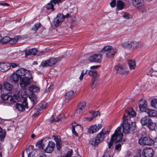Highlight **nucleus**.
<instances>
[{"label": "nucleus", "mask_w": 157, "mask_h": 157, "mask_svg": "<svg viewBox=\"0 0 157 157\" xmlns=\"http://www.w3.org/2000/svg\"><path fill=\"white\" fill-rule=\"evenodd\" d=\"M29 71L21 68L13 73L11 77L13 81L15 82H18L20 79V86L23 89L25 90L29 84Z\"/></svg>", "instance_id": "1"}, {"label": "nucleus", "mask_w": 157, "mask_h": 157, "mask_svg": "<svg viewBox=\"0 0 157 157\" xmlns=\"http://www.w3.org/2000/svg\"><path fill=\"white\" fill-rule=\"evenodd\" d=\"M121 127H117L115 130L114 133L111 136L110 141L108 142L109 148H111L114 141L118 142L121 140L123 134L121 132Z\"/></svg>", "instance_id": "2"}, {"label": "nucleus", "mask_w": 157, "mask_h": 157, "mask_svg": "<svg viewBox=\"0 0 157 157\" xmlns=\"http://www.w3.org/2000/svg\"><path fill=\"white\" fill-rule=\"evenodd\" d=\"M143 43L141 42L132 41L123 43L121 46L124 49L132 50L141 47Z\"/></svg>", "instance_id": "3"}, {"label": "nucleus", "mask_w": 157, "mask_h": 157, "mask_svg": "<svg viewBox=\"0 0 157 157\" xmlns=\"http://www.w3.org/2000/svg\"><path fill=\"white\" fill-rule=\"evenodd\" d=\"M99 67V66L98 65L92 66L90 67V69L91 70H90L88 72L89 76L93 77L92 79L91 84V86L92 89L96 87L98 83L97 79L98 75V73L97 71L94 69L97 68Z\"/></svg>", "instance_id": "4"}, {"label": "nucleus", "mask_w": 157, "mask_h": 157, "mask_svg": "<svg viewBox=\"0 0 157 157\" xmlns=\"http://www.w3.org/2000/svg\"><path fill=\"white\" fill-rule=\"evenodd\" d=\"M132 3L139 12L143 13L145 11L146 7L142 0H132Z\"/></svg>", "instance_id": "5"}, {"label": "nucleus", "mask_w": 157, "mask_h": 157, "mask_svg": "<svg viewBox=\"0 0 157 157\" xmlns=\"http://www.w3.org/2000/svg\"><path fill=\"white\" fill-rule=\"evenodd\" d=\"M9 98H10V103L13 104L14 103H16L19 101L20 100V97L17 95L14 94L12 96H11L8 94H3L1 96V98L3 101H7Z\"/></svg>", "instance_id": "6"}, {"label": "nucleus", "mask_w": 157, "mask_h": 157, "mask_svg": "<svg viewBox=\"0 0 157 157\" xmlns=\"http://www.w3.org/2000/svg\"><path fill=\"white\" fill-rule=\"evenodd\" d=\"M139 143L141 145H151L154 143V140L148 137H143L140 138L138 141Z\"/></svg>", "instance_id": "7"}, {"label": "nucleus", "mask_w": 157, "mask_h": 157, "mask_svg": "<svg viewBox=\"0 0 157 157\" xmlns=\"http://www.w3.org/2000/svg\"><path fill=\"white\" fill-rule=\"evenodd\" d=\"M114 68L117 73L122 75H126L129 73L128 71L126 70V66L123 65H117L115 66Z\"/></svg>", "instance_id": "8"}, {"label": "nucleus", "mask_w": 157, "mask_h": 157, "mask_svg": "<svg viewBox=\"0 0 157 157\" xmlns=\"http://www.w3.org/2000/svg\"><path fill=\"white\" fill-rule=\"evenodd\" d=\"M136 113L132 108H130L128 110H126L124 114L123 119L124 118L126 120L130 121L131 117L136 116Z\"/></svg>", "instance_id": "9"}, {"label": "nucleus", "mask_w": 157, "mask_h": 157, "mask_svg": "<svg viewBox=\"0 0 157 157\" xmlns=\"http://www.w3.org/2000/svg\"><path fill=\"white\" fill-rule=\"evenodd\" d=\"M64 19V15L62 13H58L53 20V23L56 27L60 25Z\"/></svg>", "instance_id": "10"}, {"label": "nucleus", "mask_w": 157, "mask_h": 157, "mask_svg": "<svg viewBox=\"0 0 157 157\" xmlns=\"http://www.w3.org/2000/svg\"><path fill=\"white\" fill-rule=\"evenodd\" d=\"M123 120L122 124H121V126L120 127L121 128V126H122L123 132L125 134H126L128 133L130 131V122H128V121L126 120L124 118Z\"/></svg>", "instance_id": "11"}, {"label": "nucleus", "mask_w": 157, "mask_h": 157, "mask_svg": "<svg viewBox=\"0 0 157 157\" xmlns=\"http://www.w3.org/2000/svg\"><path fill=\"white\" fill-rule=\"evenodd\" d=\"M102 58V55L100 54H95L90 56L88 58L90 61L92 62L100 63Z\"/></svg>", "instance_id": "12"}, {"label": "nucleus", "mask_w": 157, "mask_h": 157, "mask_svg": "<svg viewBox=\"0 0 157 157\" xmlns=\"http://www.w3.org/2000/svg\"><path fill=\"white\" fill-rule=\"evenodd\" d=\"M109 132L106 129H103L97 135L96 137L101 142L104 139L105 136L106 134H109Z\"/></svg>", "instance_id": "13"}, {"label": "nucleus", "mask_w": 157, "mask_h": 157, "mask_svg": "<svg viewBox=\"0 0 157 157\" xmlns=\"http://www.w3.org/2000/svg\"><path fill=\"white\" fill-rule=\"evenodd\" d=\"M102 127V125L101 124L92 125L88 128L87 132L89 134H93L99 131Z\"/></svg>", "instance_id": "14"}, {"label": "nucleus", "mask_w": 157, "mask_h": 157, "mask_svg": "<svg viewBox=\"0 0 157 157\" xmlns=\"http://www.w3.org/2000/svg\"><path fill=\"white\" fill-rule=\"evenodd\" d=\"M153 151L151 148H147L144 149L143 154L144 157H152L153 155Z\"/></svg>", "instance_id": "15"}, {"label": "nucleus", "mask_w": 157, "mask_h": 157, "mask_svg": "<svg viewBox=\"0 0 157 157\" xmlns=\"http://www.w3.org/2000/svg\"><path fill=\"white\" fill-rule=\"evenodd\" d=\"M86 105V102L85 101L80 102L76 109V113L78 114L82 113L83 109L85 107Z\"/></svg>", "instance_id": "16"}, {"label": "nucleus", "mask_w": 157, "mask_h": 157, "mask_svg": "<svg viewBox=\"0 0 157 157\" xmlns=\"http://www.w3.org/2000/svg\"><path fill=\"white\" fill-rule=\"evenodd\" d=\"M55 147V144L53 141H49L47 147L44 149L45 152L47 153H51L54 150Z\"/></svg>", "instance_id": "17"}, {"label": "nucleus", "mask_w": 157, "mask_h": 157, "mask_svg": "<svg viewBox=\"0 0 157 157\" xmlns=\"http://www.w3.org/2000/svg\"><path fill=\"white\" fill-rule=\"evenodd\" d=\"M139 107L140 111L142 112L146 111L147 110H148L147 102L144 100H141L139 102Z\"/></svg>", "instance_id": "18"}, {"label": "nucleus", "mask_w": 157, "mask_h": 157, "mask_svg": "<svg viewBox=\"0 0 157 157\" xmlns=\"http://www.w3.org/2000/svg\"><path fill=\"white\" fill-rule=\"evenodd\" d=\"M10 68V63H0V71L4 72Z\"/></svg>", "instance_id": "19"}, {"label": "nucleus", "mask_w": 157, "mask_h": 157, "mask_svg": "<svg viewBox=\"0 0 157 157\" xmlns=\"http://www.w3.org/2000/svg\"><path fill=\"white\" fill-rule=\"evenodd\" d=\"M30 101L32 105L31 108L36 105L38 101L36 95L33 93H32L30 94Z\"/></svg>", "instance_id": "20"}, {"label": "nucleus", "mask_w": 157, "mask_h": 157, "mask_svg": "<svg viewBox=\"0 0 157 157\" xmlns=\"http://www.w3.org/2000/svg\"><path fill=\"white\" fill-rule=\"evenodd\" d=\"M117 52V49L112 47L108 52L105 53V54L106 57L111 58L113 57Z\"/></svg>", "instance_id": "21"}, {"label": "nucleus", "mask_w": 157, "mask_h": 157, "mask_svg": "<svg viewBox=\"0 0 157 157\" xmlns=\"http://www.w3.org/2000/svg\"><path fill=\"white\" fill-rule=\"evenodd\" d=\"M90 143L91 145L94 146L95 147H97L99 144L101 143L97 138H91L90 140Z\"/></svg>", "instance_id": "22"}, {"label": "nucleus", "mask_w": 157, "mask_h": 157, "mask_svg": "<svg viewBox=\"0 0 157 157\" xmlns=\"http://www.w3.org/2000/svg\"><path fill=\"white\" fill-rule=\"evenodd\" d=\"M75 92L73 90H70L67 92L65 95L66 99L71 100Z\"/></svg>", "instance_id": "23"}, {"label": "nucleus", "mask_w": 157, "mask_h": 157, "mask_svg": "<svg viewBox=\"0 0 157 157\" xmlns=\"http://www.w3.org/2000/svg\"><path fill=\"white\" fill-rule=\"evenodd\" d=\"M24 102L25 104V106L23 104L19 103H17L16 104V107L19 111H23L25 110V108L27 104L26 101H24Z\"/></svg>", "instance_id": "24"}, {"label": "nucleus", "mask_w": 157, "mask_h": 157, "mask_svg": "<svg viewBox=\"0 0 157 157\" xmlns=\"http://www.w3.org/2000/svg\"><path fill=\"white\" fill-rule=\"evenodd\" d=\"M128 63L129 68L130 70L134 69L136 67V63L135 60H128Z\"/></svg>", "instance_id": "25"}, {"label": "nucleus", "mask_w": 157, "mask_h": 157, "mask_svg": "<svg viewBox=\"0 0 157 157\" xmlns=\"http://www.w3.org/2000/svg\"><path fill=\"white\" fill-rule=\"evenodd\" d=\"M151 120L148 117H145L142 118L141 120V123L142 125H145L147 124V125L151 122Z\"/></svg>", "instance_id": "26"}, {"label": "nucleus", "mask_w": 157, "mask_h": 157, "mask_svg": "<svg viewBox=\"0 0 157 157\" xmlns=\"http://www.w3.org/2000/svg\"><path fill=\"white\" fill-rule=\"evenodd\" d=\"M40 90V88L36 85L30 86V93H37Z\"/></svg>", "instance_id": "27"}, {"label": "nucleus", "mask_w": 157, "mask_h": 157, "mask_svg": "<svg viewBox=\"0 0 157 157\" xmlns=\"http://www.w3.org/2000/svg\"><path fill=\"white\" fill-rule=\"evenodd\" d=\"M124 2L120 0H117V8L118 10H122L124 7Z\"/></svg>", "instance_id": "28"}, {"label": "nucleus", "mask_w": 157, "mask_h": 157, "mask_svg": "<svg viewBox=\"0 0 157 157\" xmlns=\"http://www.w3.org/2000/svg\"><path fill=\"white\" fill-rule=\"evenodd\" d=\"M41 26V25L40 23H35L31 29V30L35 32L37 31Z\"/></svg>", "instance_id": "29"}, {"label": "nucleus", "mask_w": 157, "mask_h": 157, "mask_svg": "<svg viewBox=\"0 0 157 157\" xmlns=\"http://www.w3.org/2000/svg\"><path fill=\"white\" fill-rule=\"evenodd\" d=\"M43 141L42 140H40L36 143V147L39 148L44 150L45 148V146L44 144L43 143Z\"/></svg>", "instance_id": "30"}, {"label": "nucleus", "mask_w": 157, "mask_h": 157, "mask_svg": "<svg viewBox=\"0 0 157 157\" xmlns=\"http://www.w3.org/2000/svg\"><path fill=\"white\" fill-rule=\"evenodd\" d=\"M47 61L48 63L49 66L52 67L56 64L57 61L55 58H51L47 59Z\"/></svg>", "instance_id": "31"}, {"label": "nucleus", "mask_w": 157, "mask_h": 157, "mask_svg": "<svg viewBox=\"0 0 157 157\" xmlns=\"http://www.w3.org/2000/svg\"><path fill=\"white\" fill-rule=\"evenodd\" d=\"M10 37L8 36H6L2 38L0 40V42L2 44H6L8 42H10Z\"/></svg>", "instance_id": "32"}, {"label": "nucleus", "mask_w": 157, "mask_h": 157, "mask_svg": "<svg viewBox=\"0 0 157 157\" xmlns=\"http://www.w3.org/2000/svg\"><path fill=\"white\" fill-rule=\"evenodd\" d=\"M4 86L5 89L9 91L11 90L13 88L12 85L8 82H5Z\"/></svg>", "instance_id": "33"}, {"label": "nucleus", "mask_w": 157, "mask_h": 157, "mask_svg": "<svg viewBox=\"0 0 157 157\" xmlns=\"http://www.w3.org/2000/svg\"><path fill=\"white\" fill-rule=\"evenodd\" d=\"M54 5L52 1L51 0L50 3L46 5V8L48 10H51L52 11H53L54 10Z\"/></svg>", "instance_id": "34"}, {"label": "nucleus", "mask_w": 157, "mask_h": 157, "mask_svg": "<svg viewBox=\"0 0 157 157\" xmlns=\"http://www.w3.org/2000/svg\"><path fill=\"white\" fill-rule=\"evenodd\" d=\"M77 126H79L80 127V125H78V124H76L75 123H73L72 124V133L76 136H77L78 135V133L75 130V128Z\"/></svg>", "instance_id": "35"}, {"label": "nucleus", "mask_w": 157, "mask_h": 157, "mask_svg": "<svg viewBox=\"0 0 157 157\" xmlns=\"http://www.w3.org/2000/svg\"><path fill=\"white\" fill-rule=\"evenodd\" d=\"M6 135V132H3L2 129L0 127V140L3 141Z\"/></svg>", "instance_id": "36"}, {"label": "nucleus", "mask_w": 157, "mask_h": 157, "mask_svg": "<svg viewBox=\"0 0 157 157\" xmlns=\"http://www.w3.org/2000/svg\"><path fill=\"white\" fill-rule=\"evenodd\" d=\"M148 127L152 130H154L156 127V124L152 122L151 120L147 125Z\"/></svg>", "instance_id": "37"}, {"label": "nucleus", "mask_w": 157, "mask_h": 157, "mask_svg": "<svg viewBox=\"0 0 157 157\" xmlns=\"http://www.w3.org/2000/svg\"><path fill=\"white\" fill-rule=\"evenodd\" d=\"M47 107V104L44 101H42L39 104V108H38L39 110H42L46 108Z\"/></svg>", "instance_id": "38"}, {"label": "nucleus", "mask_w": 157, "mask_h": 157, "mask_svg": "<svg viewBox=\"0 0 157 157\" xmlns=\"http://www.w3.org/2000/svg\"><path fill=\"white\" fill-rule=\"evenodd\" d=\"M148 114L150 117H153L156 116V113L154 110L148 109L147 111Z\"/></svg>", "instance_id": "39"}, {"label": "nucleus", "mask_w": 157, "mask_h": 157, "mask_svg": "<svg viewBox=\"0 0 157 157\" xmlns=\"http://www.w3.org/2000/svg\"><path fill=\"white\" fill-rule=\"evenodd\" d=\"M19 37V36H15L13 38H10V44L13 45L16 44L18 41Z\"/></svg>", "instance_id": "40"}, {"label": "nucleus", "mask_w": 157, "mask_h": 157, "mask_svg": "<svg viewBox=\"0 0 157 157\" xmlns=\"http://www.w3.org/2000/svg\"><path fill=\"white\" fill-rule=\"evenodd\" d=\"M112 47L111 46H105L102 48L101 51V52L105 53L108 52Z\"/></svg>", "instance_id": "41"}, {"label": "nucleus", "mask_w": 157, "mask_h": 157, "mask_svg": "<svg viewBox=\"0 0 157 157\" xmlns=\"http://www.w3.org/2000/svg\"><path fill=\"white\" fill-rule=\"evenodd\" d=\"M100 114L99 112L98 111H93L92 113V116L90 117V120H92L94 117L98 116Z\"/></svg>", "instance_id": "42"}, {"label": "nucleus", "mask_w": 157, "mask_h": 157, "mask_svg": "<svg viewBox=\"0 0 157 157\" xmlns=\"http://www.w3.org/2000/svg\"><path fill=\"white\" fill-rule=\"evenodd\" d=\"M122 16L125 19H129L132 17V15H130L128 13L126 12L124 13Z\"/></svg>", "instance_id": "43"}, {"label": "nucleus", "mask_w": 157, "mask_h": 157, "mask_svg": "<svg viewBox=\"0 0 157 157\" xmlns=\"http://www.w3.org/2000/svg\"><path fill=\"white\" fill-rule=\"evenodd\" d=\"M151 105L152 107L157 109V99L152 100L151 102Z\"/></svg>", "instance_id": "44"}, {"label": "nucleus", "mask_w": 157, "mask_h": 157, "mask_svg": "<svg viewBox=\"0 0 157 157\" xmlns=\"http://www.w3.org/2000/svg\"><path fill=\"white\" fill-rule=\"evenodd\" d=\"M87 71H88L87 70H86L85 71L83 70L82 71L81 75L79 77V79L80 81H81L82 80L84 76L87 74Z\"/></svg>", "instance_id": "45"}, {"label": "nucleus", "mask_w": 157, "mask_h": 157, "mask_svg": "<svg viewBox=\"0 0 157 157\" xmlns=\"http://www.w3.org/2000/svg\"><path fill=\"white\" fill-rule=\"evenodd\" d=\"M38 52L37 50L35 48H33L31 49H30V55H33L35 56L36 55Z\"/></svg>", "instance_id": "46"}, {"label": "nucleus", "mask_w": 157, "mask_h": 157, "mask_svg": "<svg viewBox=\"0 0 157 157\" xmlns=\"http://www.w3.org/2000/svg\"><path fill=\"white\" fill-rule=\"evenodd\" d=\"M40 65L42 67H49L47 60L42 62Z\"/></svg>", "instance_id": "47"}, {"label": "nucleus", "mask_w": 157, "mask_h": 157, "mask_svg": "<svg viewBox=\"0 0 157 157\" xmlns=\"http://www.w3.org/2000/svg\"><path fill=\"white\" fill-rule=\"evenodd\" d=\"M72 150H71L70 151H68L67 154L64 155H63V157H71L72 155Z\"/></svg>", "instance_id": "48"}, {"label": "nucleus", "mask_w": 157, "mask_h": 157, "mask_svg": "<svg viewBox=\"0 0 157 157\" xmlns=\"http://www.w3.org/2000/svg\"><path fill=\"white\" fill-rule=\"evenodd\" d=\"M10 67H12V68H14L18 67L19 65V64L18 63H14L12 62L10 63Z\"/></svg>", "instance_id": "49"}, {"label": "nucleus", "mask_w": 157, "mask_h": 157, "mask_svg": "<svg viewBox=\"0 0 157 157\" xmlns=\"http://www.w3.org/2000/svg\"><path fill=\"white\" fill-rule=\"evenodd\" d=\"M53 137H54V140L56 143L61 141L60 136H53Z\"/></svg>", "instance_id": "50"}, {"label": "nucleus", "mask_w": 157, "mask_h": 157, "mask_svg": "<svg viewBox=\"0 0 157 157\" xmlns=\"http://www.w3.org/2000/svg\"><path fill=\"white\" fill-rule=\"evenodd\" d=\"M37 82L33 80V78L32 77H30V86L32 85H36Z\"/></svg>", "instance_id": "51"}, {"label": "nucleus", "mask_w": 157, "mask_h": 157, "mask_svg": "<svg viewBox=\"0 0 157 157\" xmlns=\"http://www.w3.org/2000/svg\"><path fill=\"white\" fill-rule=\"evenodd\" d=\"M51 121H52V122H53V121H56L57 122H58L59 121H61L62 118H57V119H54L53 117H52V116L51 117Z\"/></svg>", "instance_id": "52"}, {"label": "nucleus", "mask_w": 157, "mask_h": 157, "mask_svg": "<svg viewBox=\"0 0 157 157\" xmlns=\"http://www.w3.org/2000/svg\"><path fill=\"white\" fill-rule=\"evenodd\" d=\"M56 143V146L57 149L58 150H60L61 147V141L57 142Z\"/></svg>", "instance_id": "53"}, {"label": "nucleus", "mask_w": 157, "mask_h": 157, "mask_svg": "<svg viewBox=\"0 0 157 157\" xmlns=\"http://www.w3.org/2000/svg\"><path fill=\"white\" fill-rule=\"evenodd\" d=\"M116 4V0H112L110 3V6L112 8L115 7Z\"/></svg>", "instance_id": "54"}, {"label": "nucleus", "mask_w": 157, "mask_h": 157, "mask_svg": "<svg viewBox=\"0 0 157 157\" xmlns=\"http://www.w3.org/2000/svg\"><path fill=\"white\" fill-rule=\"evenodd\" d=\"M36 151L35 150L32 149L30 153V157H35L34 156L36 154Z\"/></svg>", "instance_id": "55"}, {"label": "nucleus", "mask_w": 157, "mask_h": 157, "mask_svg": "<svg viewBox=\"0 0 157 157\" xmlns=\"http://www.w3.org/2000/svg\"><path fill=\"white\" fill-rule=\"evenodd\" d=\"M52 1L55 5L56 4H58L63 2V0H52Z\"/></svg>", "instance_id": "56"}, {"label": "nucleus", "mask_w": 157, "mask_h": 157, "mask_svg": "<svg viewBox=\"0 0 157 157\" xmlns=\"http://www.w3.org/2000/svg\"><path fill=\"white\" fill-rule=\"evenodd\" d=\"M121 145L120 144L118 143L115 146V149L117 150L120 151L121 149Z\"/></svg>", "instance_id": "57"}, {"label": "nucleus", "mask_w": 157, "mask_h": 157, "mask_svg": "<svg viewBox=\"0 0 157 157\" xmlns=\"http://www.w3.org/2000/svg\"><path fill=\"white\" fill-rule=\"evenodd\" d=\"M25 57L27 58L29 55V50H25Z\"/></svg>", "instance_id": "58"}, {"label": "nucleus", "mask_w": 157, "mask_h": 157, "mask_svg": "<svg viewBox=\"0 0 157 157\" xmlns=\"http://www.w3.org/2000/svg\"><path fill=\"white\" fill-rule=\"evenodd\" d=\"M39 157H46V156L44 152H41L39 154Z\"/></svg>", "instance_id": "59"}, {"label": "nucleus", "mask_w": 157, "mask_h": 157, "mask_svg": "<svg viewBox=\"0 0 157 157\" xmlns=\"http://www.w3.org/2000/svg\"><path fill=\"white\" fill-rule=\"evenodd\" d=\"M154 71V70L153 69L151 68L149 70V73H147V75H150V76H152V73Z\"/></svg>", "instance_id": "60"}, {"label": "nucleus", "mask_w": 157, "mask_h": 157, "mask_svg": "<svg viewBox=\"0 0 157 157\" xmlns=\"http://www.w3.org/2000/svg\"><path fill=\"white\" fill-rule=\"evenodd\" d=\"M40 113L39 110H37L36 113H34L32 115V117H36Z\"/></svg>", "instance_id": "61"}, {"label": "nucleus", "mask_w": 157, "mask_h": 157, "mask_svg": "<svg viewBox=\"0 0 157 157\" xmlns=\"http://www.w3.org/2000/svg\"><path fill=\"white\" fill-rule=\"evenodd\" d=\"M0 4L3 6H9V5L7 3H1Z\"/></svg>", "instance_id": "62"}, {"label": "nucleus", "mask_w": 157, "mask_h": 157, "mask_svg": "<svg viewBox=\"0 0 157 157\" xmlns=\"http://www.w3.org/2000/svg\"><path fill=\"white\" fill-rule=\"evenodd\" d=\"M64 18L65 17L68 18L70 17V15L69 13H67L66 15L64 16Z\"/></svg>", "instance_id": "63"}, {"label": "nucleus", "mask_w": 157, "mask_h": 157, "mask_svg": "<svg viewBox=\"0 0 157 157\" xmlns=\"http://www.w3.org/2000/svg\"><path fill=\"white\" fill-rule=\"evenodd\" d=\"M102 157H111L108 154H105Z\"/></svg>", "instance_id": "64"}]
</instances>
